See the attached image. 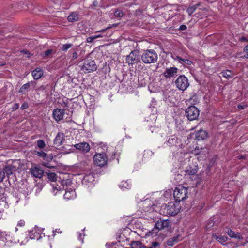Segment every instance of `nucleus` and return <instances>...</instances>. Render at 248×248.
<instances>
[{
    "mask_svg": "<svg viewBox=\"0 0 248 248\" xmlns=\"http://www.w3.org/2000/svg\"><path fill=\"white\" fill-rule=\"evenodd\" d=\"M141 61L145 64H151L157 62L158 57L154 49L142 50L140 54Z\"/></svg>",
    "mask_w": 248,
    "mask_h": 248,
    "instance_id": "f257e3e1",
    "label": "nucleus"
},
{
    "mask_svg": "<svg viewBox=\"0 0 248 248\" xmlns=\"http://www.w3.org/2000/svg\"><path fill=\"white\" fill-rule=\"evenodd\" d=\"M180 208L176 203L170 202L161 207V212L164 215L173 216L178 213Z\"/></svg>",
    "mask_w": 248,
    "mask_h": 248,
    "instance_id": "f03ea898",
    "label": "nucleus"
},
{
    "mask_svg": "<svg viewBox=\"0 0 248 248\" xmlns=\"http://www.w3.org/2000/svg\"><path fill=\"white\" fill-rule=\"evenodd\" d=\"M188 188L183 186L176 187L173 192L175 202L179 204L180 202H184L188 198Z\"/></svg>",
    "mask_w": 248,
    "mask_h": 248,
    "instance_id": "7ed1b4c3",
    "label": "nucleus"
},
{
    "mask_svg": "<svg viewBox=\"0 0 248 248\" xmlns=\"http://www.w3.org/2000/svg\"><path fill=\"white\" fill-rule=\"evenodd\" d=\"M199 112V110L197 107L191 105L186 109L185 116L189 121L195 120L198 119Z\"/></svg>",
    "mask_w": 248,
    "mask_h": 248,
    "instance_id": "20e7f679",
    "label": "nucleus"
},
{
    "mask_svg": "<svg viewBox=\"0 0 248 248\" xmlns=\"http://www.w3.org/2000/svg\"><path fill=\"white\" fill-rule=\"evenodd\" d=\"M20 168V160H15L12 161L11 164L6 165L3 170L5 171L6 175L9 177V176L12 175L14 172L16 171Z\"/></svg>",
    "mask_w": 248,
    "mask_h": 248,
    "instance_id": "39448f33",
    "label": "nucleus"
},
{
    "mask_svg": "<svg viewBox=\"0 0 248 248\" xmlns=\"http://www.w3.org/2000/svg\"><path fill=\"white\" fill-rule=\"evenodd\" d=\"M80 66L81 67V70L85 73L94 71L97 68L94 61L91 59L85 60L83 64Z\"/></svg>",
    "mask_w": 248,
    "mask_h": 248,
    "instance_id": "423d86ee",
    "label": "nucleus"
},
{
    "mask_svg": "<svg viewBox=\"0 0 248 248\" xmlns=\"http://www.w3.org/2000/svg\"><path fill=\"white\" fill-rule=\"evenodd\" d=\"M177 88L181 91H185L189 86L187 78L184 75H180L175 81Z\"/></svg>",
    "mask_w": 248,
    "mask_h": 248,
    "instance_id": "0eeeda50",
    "label": "nucleus"
},
{
    "mask_svg": "<svg viewBox=\"0 0 248 248\" xmlns=\"http://www.w3.org/2000/svg\"><path fill=\"white\" fill-rule=\"evenodd\" d=\"M126 62L129 65H133L139 62H141L140 55L139 56V51L137 50L132 51L126 56Z\"/></svg>",
    "mask_w": 248,
    "mask_h": 248,
    "instance_id": "6e6552de",
    "label": "nucleus"
},
{
    "mask_svg": "<svg viewBox=\"0 0 248 248\" xmlns=\"http://www.w3.org/2000/svg\"><path fill=\"white\" fill-rule=\"evenodd\" d=\"M108 158L105 153L96 154L93 157L94 163L98 166H104L107 163Z\"/></svg>",
    "mask_w": 248,
    "mask_h": 248,
    "instance_id": "1a4fd4ad",
    "label": "nucleus"
},
{
    "mask_svg": "<svg viewBox=\"0 0 248 248\" xmlns=\"http://www.w3.org/2000/svg\"><path fill=\"white\" fill-rule=\"evenodd\" d=\"M179 69L175 67H167L163 72V76L166 78H175L178 75Z\"/></svg>",
    "mask_w": 248,
    "mask_h": 248,
    "instance_id": "9d476101",
    "label": "nucleus"
},
{
    "mask_svg": "<svg viewBox=\"0 0 248 248\" xmlns=\"http://www.w3.org/2000/svg\"><path fill=\"white\" fill-rule=\"evenodd\" d=\"M64 115V109L55 108L53 111V117L57 122L63 119Z\"/></svg>",
    "mask_w": 248,
    "mask_h": 248,
    "instance_id": "9b49d317",
    "label": "nucleus"
},
{
    "mask_svg": "<svg viewBox=\"0 0 248 248\" xmlns=\"http://www.w3.org/2000/svg\"><path fill=\"white\" fill-rule=\"evenodd\" d=\"M74 147L76 148V149H78L84 153L89 152L90 150V145L86 142L76 144L74 145Z\"/></svg>",
    "mask_w": 248,
    "mask_h": 248,
    "instance_id": "f8f14e48",
    "label": "nucleus"
},
{
    "mask_svg": "<svg viewBox=\"0 0 248 248\" xmlns=\"http://www.w3.org/2000/svg\"><path fill=\"white\" fill-rule=\"evenodd\" d=\"M34 152L36 155L42 158L44 160H46L48 162H51L53 159V155L52 154H47L42 151H34Z\"/></svg>",
    "mask_w": 248,
    "mask_h": 248,
    "instance_id": "ddd939ff",
    "label": "nucleus"
},
{
    "mask_svg": "<svg viewBox=\"0 0 248 248\" xmlns=\"http://www.w3.org/2000/svg\"><path fill=\"white\" fill-rule=\"evenodd\" d=\"M155 223L156 226L160 230L168 228L170 227L171 225V222L168 219L160 220V221H156Z\"/></svg>",
    "mask_w": 248,
    "mask_h": 248,
    "instance_id": "4468645a",
    "label": "nucleus"
},
{
    "mask_svg": "<svg viewBox=\"0 0 248 248\" xmlns=\"http://www.w3.org/2000/svg\"><path fill=\"white\" fill-rule=\"evenodd\" d=\"M64 139V134L59 132L54 140L53 144L55 146L59 147L62 144Z\"/></svg>",
    "mask_w": 248,
    "mask_h": 248,
    "instance_id": "2eb2a0df",
    "label": "nucleus"
},
{
    "mask_svg": "<svg viewBox=\"0 0 248 248\" xmlns=\"http://www.w3.org/2000/svg\"><path fill=\"white\" fill-rule=\"evenodd\" d=\"M30 172L34 177L39 178H41L44 173V170L39 167L31 168Z\"/></svg>",
    "mask_w": 248,
    "mask_h": 248,
    "instance_id": "dca6fc26",
    "label": "nucleus"
},
{
    "mask_svg": "<svg viewBox=\"0 0 248 248\" xmlns=\"http://www.w3.org/2000/svg\"><path fill=\"white\" fill-rule=\"evenodd\" d=\"M208 137V133L204 130H201L196 133V139L197 140H202Z\"/></svg>",
    "mask_w": 248,
    "mask_h": 248,
    "instance_id": "f3484780",
    "label": "nucleus"
},
{
    "mask_svg": "<svg viewBox=\"0 0 248 248\" xmlns=\"http://www.w3.org/2000/svg\"><path fill=\"white\" fill-rule=\"evenodd\" d=\"M198 170V166L193 165V166H189L185 170V171L188 175H194L196 174Z\"/></svg>",
    "mask_w": 248,
    "mask_h": 248,
    "instance_id": "a211bd4d",
    "label": "nucleus"
},
{
    "mask_svg": "<svg viewBox=\"0 0 248 248\" xmlns=\"http://www.w3.org/2000/svg\"><path fill=\"white\" fill-rule=\"evenodd\" d=\"M43 71L40 68H37L32 72V75L34 79L37 80L43 75Z\"/></svg>",
    "mask_w": 248,
    "mask_h": 248,
    "instance_id": "6ab92c4d",
    "label": "nucleus"
},
{
    "mask_svg": "<svg viewBox=\"0 0 248 248\" xmlns=\"http://www.w3.org/2000/svg\"><path fill=\"white\" fill-rule=\"evenodd\" d=\"M31 84H32V83L30 82L24 84L21 87L18 92L21 94H25L26 93L30 90Z\"/></svg>",
    "mask_w": 248,
    "mask_h": 248,
    "instance_id": "aec40b11",
    "label": "nucleus"
},
{
    "mask_svg": "<svg viewBox=\"0 0 248 248\" xmlns=\"http://www.w3.org/2000/svg\"><path fill=\"white\" fill-rule=\"evenodd\" d=\"M226 232L232 238H238L239 239H241L242 238V236L239 233H235L230 228H227Z\"/></svg>",
    "mask_w": 248,
    "mask_h": 248,
    "instance_id": "412c9836",
    "label": "nucleus"
},
{
    "mask_svg": "<svg viewBox=\"0 0 248 248\" xmlns=\"http://www.w3.org/2000/svg\"><path fill=\"white\" fill-rule=\"evenodd\" d=\"M30 237L31 239L39 240L41 236L39 232L37 231L36 229L32 230L30 232Z\"/></svg>",
    "mask_w": 248,
    "mask_h": 248,
    "instance_id": "4be33fe9",
    "label": "nucleus"
},
{
    "mask_svg": "<svg viewBox=\"0 0 248 248\" xmlns=\"http://www.w3.org/2000/svg\"><path fill=\"white\" fill-rule=\"evenodd\" d=\"M159 230H160L156 226L155 223L154 227L152 230L147 232L146 236H151L152 237L156 236Z\"/></svg>",
    "mask_w": 248,
    "mask_h": 248,
    "instance_id": "5701e85b",
    "label": "nucleus"
},
{
    "mask_svg": "<svg viewBox=\"0 0 248 248\" xmlns=\"http://www.w3.org/2000/svg\"><path fill=\"white\" fill-rule=\"evenodd\" d=\"M179 237L180 235H177L176 236L171 237L170 239H169L166 242L167 245L169 246H173L175 243H177L179 241Z\"/></svg>",
    "mask_w": 248,
    "mask_h": 248,
    "instance_id": "b1692460",
    "label": "nucleus"
},
{
    "mask_svg": "<svg viewBox=\"0 0 248 248\" xmlns=\"http://www.w3.org/2000/svg\"><path fill=\"white\" fill-rule=\"evenodd\" d=\"M79 19L78 14L76 12H72L68 16V20L69 22H73L78 21Z\"/></svg>",
    "mask_w": 248,
    "mask_h": 248,
    "instance_id": "393cba45",
    "label": "nucleus"
},
{
    "mask_svg": "<svg viewBox=\"0 0 248 248\" xmlns=\"http://www.w3.org/2000/svg\"><path fill=\"white\" fill-rule=\"evenodd\" d=\"M75 196V191L71 190L70 191L66 190L64 195V198L67 199L73 198Z\"/></svg>",
    "mask_w": 248,
    "mask_h": 248,
    "instance_id": "a878e982",
    "label": "nucleus"
},
{
    "mask_svg": "<svg viewBox=\"0 0 248 248\" xmlns=\"http://www.w3.org/2000/svg\"><path fill=\"white\" fill-rule=\"evenodd\" d=\"M213 237L222 244L225 242L228 239L227 236L222 235L217 236L216 234H213Z\"/></svg>",
    "mask_w": 248,
    "mask_h": 248,
    "instance_id": "bb28decb",
    "label": "nucleus"
},
{
    "mask_svg": "<svg viewBox=\"0 0 248 248\" xmlns=\"http://www.w3.org/2000/svg\"><path fill=\"white\" fill-rule=\"evenodd\" d=\"M199 5L200 4L198 3L193 6H189L188 8L187 9V12L188 13L189 16L191 15L192 14H193L194 12V11L196 10V9Z\"/></svg>",
    "mask_w": 248,
    "mask_h": 248,
    "instance_id": "cd10ccee",
    "label": "nucleus"
},
{
    "mask_svg": "<svg viewBox=\"0 0 248 248\" xmlns=\"http://www.w3.org/2000/svg\"><path fill=\"white\" fill-rule=\"evenodd\" d=\"M177 139L175 135H171L170 136L169 140H168V142L169 144L171 145H174L177 143Z\"/></svg>",
    "mask_w": 248,
    "mask_h": 248,
    "instance_id": "c85d7f7f",
    "label": "nucleus"
},
{
    "mask_svg": "<svg viewBox=\"0 0 248 248\" xmlns=\"http://www.w3.org/2000/svg\"><path fill=\"white\" fill-rule=\"evenodd\" d=\"M216 224L215 222L214 221L213 219L210 218L207 222L206 224V228L207 230L211 229Z\"/></svg>",
    "mask_w": 248,
    "mask_h": 248,
    "instance_id": "c756f323",
    "label": "nucleus"
},
{
    "mask_svg": "<svg viewBox=\"0 0 248 248\" xmlns=\"http://www.w3.org/2000/svg\"><path fill=\"white\" fill-rule=\"evenodd\" d=\"M47 178L51 181L55 182L57 181V177L55 173L51 172L47 174Z\"/></svg>",
    "mask_w": 248,
    "mask_h": 248,
    "instance_id": "7c9ffc66",
    "label": "nucleus"
},
{
    "mask_svg": "<svg viewBox=\"0 0 248 248\" xmlns=\"http://www.w3.org/2000/svg\"><path fill=\"white\" fill-rule=\"evenodd\" d=\"M119 186L122 189H129L130 188V186L129 185V183L127 181H122L119 185Z\"/></svg>",
    "mask_w": 248,
    "mask_h": 248,
    "instance_id": "2f4dec72",
    "label": "nucleus"
},
{
    "mask_svg": "<svg viewBox=\"0 0 248 248\" xmlns=\"http://www.w3.org/2000/svg\"><path fill=\"white\" fill-rule=\"evenodd\" d=\"M222 75L227 78H230L233 77V74L231 71L226 70L222 72Z\"/></svg>",
    "mask_w": 248,
    "mask_h": 248,
    "instance_id": "473e14b6",
    "label": "nucleus"
},
{
    "mask_svg": "<svg viewBox=\"0 0 248 248\" xmlns=\"http://www.w3.org/2000/svg\"><path fill=\"white\" fill-rule=\"evenodd\" d=\"M36 145L40 149H43L46 146V143L43 140H39L36 141Z\"/></svg>",
    "mask_w": 248,
    "mask_h": 248,
    "instance_id": "72a5a7b5",
    "label": "nucleus"
},
{
    "mask_svg": "<svg viewBox=\"0 0 248 248\" xmlns=\"http://www.w3.org/2000/svg\"><path fill=\"white\" fill-rule=\"evenodd\" d=\"M53 50L52 49H48L44 51L43 54H42V56L43 58L48 57L53 52Z\"/></svg>",
    "mask_w": 248,
    "mask_h": 248,
    "instance_id": "f704fd0d",
    "label": "nucleus"
},
{
    "mask_svg": "<svg viewBox=\"0 0 248 248\" xmlns=\"http://www.w3.org/2000/svg\"><path fill=\"white\" fill-rule=\"evenodd\" d=\"M61 105L63 107H68V98L64 97L63 98L61 102H60Z\"/></svg>",
    "mask_w": 248,
    "mask_h": 248,
    "instance_id": "c9c22d12",
    "label": "nucleus"
},
{
    "mask_svg": "<svg viewBox=\"0 0 248 248\" xmlns=\"http://www.w3.org/2000/svg\"><path fill=\"white\" fill-rule=\"evenodd\" d=\"M114 16L116 17H121L124 16V13L120 10H116L114 12Z\"/></svg>",
    "mask_w": 248,
    "mask_h": 248,
    "instance_id": "e433bc0d",
    "label": "nucleus"
},
{
    "mask_svg": "<svg viewBox=\"0 0 248 248\" xmlns=\"http://www.w3.org/2000/svg\"><path fill=\"white\" fill-rule=\"evenodd\" d=\"M72 46V44H66L62 45L61 50L62 51H66Z\"/></svg>",
    "mask_w": 248,
    "mask_h": 248,
    "instance_id": "4c0bfd02",
    "label": "nucleus"
},
{
    "mask_svg": "<svg viewBox=\"0 0 248 248\" xmlns=\"http://www.w3.org/2000/svg\"><path fill=\"white\" fill-rule=\"evenodd\" d=\"M5 172L4 170L0 169V183L2 182L5 178Z\"/></svg>",
    "mask_w": 248,
    "mask_h": 248,
    "instance_id": "58836bf2",
    "label": "nucleus"
},
{
    "mask_svg": "<svg viewBox=\"0 0 248 248\" xmlns=\"http://www.w3.org/2000/svg\"><path fill=\"white\" fill-rule=\"evenodd\" d=\"M182 62H183V63H181V64H182L183 65L184 64H185L189 65L192 63V62H191V61H190L188 59H183V61H182Z\"/></svg>",
    "mask_w": 248,
    "mask_h": 248,
    "instance_id": "ea45409f",
    "label": "nucleus"
},
{
    "mask_svg": "<svg viewBox=\"0 0 248 248\" xmlns=\"http://www.w3.org/2000/svg\"><path fill=\"white\" fill-rule=\"evenodd\" d=\"M172 57L174 60L178 61L179 63H183L182 61H183V58H181L180 56L178 55H174L172 56Z\"/></svg>",
    "mask_w": 248,
    "mask_h": 248,
    "instance_id": "a19ab883",
    "label": "nucleus"
},
{
    "mask_svg": "<svg viewBox=\"0 0 248 248\" xmlns=\"http://www.w3.org/2000/svg\"><path fill=\"white\" fill-rule=\"evenodd\" d=\"M21 53L23 54L26 55L27 58H30V56L32 55L30 52L26 49H24L21 51Z\"/></svg>",
    "mask_w": 248,
    "mask_h": 248,
    "instance_id": "79ce46f5",
    "label": "nucleus"
},
{
    "mask_svg": "<svg viewBox=\"0 0 248 248\" xmlns=\"http://www.w3.org/2000/svg\"><path fill=\"white\" fill-rule=\"evenodd\" d=\"M159 245L160 243L158 242L154 241L152 243L151 247H153V248H156Z\"/></svg>",
    "mask_w": 248,
    "mask_h": 248,
    "instance_id": "37998d69",
    "label": "nucleus"
},
{
    "mask_svg": "<svg viewBox=\"0 0 248 248\" xmlns=\"http://www.w3.org/2000/svg\"><path fill=\"white\" fill-rule=\"evenodd\" d=\"M28 107H29L28 103H27V102H24V103H23L22 104V105H21V106L20 108H21V109L22 110H24V109H25L27 108Z\"/></svg>",
    "mask_w": 248,
    "mask_h": 248,
    "instance_id": "c03bdc74",
    "label": "nucleus"
},
{
    "mask_svg": "<svg viewBox=\"0 0 248 248\" xmlns=\"http://www.w3.org/2000/svg\"><path fill=\"white\" fill-rule=\"evenodd\" d=\"M95 40V38L93 36H90V37H87V39H86V41L88 43H92L94 40Z\"/></svg>",
    "mask_w": 248,
    "mask_h": 248,
    "instance_id": "a18cd8bd",
    "label": "nucleus"
},
{
    "mask_svg": "<svg viewBox=\"0 0 248 248\" xmlns=\"http://www.w3.org/2000/svg\"><path fill=\"white\" fill-rule=\"evenodd\" d=\"M85 236L84 232L80 233L78 236V239L80 240L82 243L83 242V237Z\"/></svg>",
    "mask_w": 248,
    "mask_h": 248,
    "instance_id": "49530a36",
    "label": "nucleus"
},
{
    "mask_svg": "<svg viewBox=\"0 0 248 248\" xmlns=\"http://www.w3.org/2000/svg\"><path fill=\"white\" fill-rule=\"evenodd\" d=\"M116 243V242H112L111 243H107L106 245L108 247V248H114L113 246H115Z\"/></svg>",
    "mask_w": 248,
    "mask_h": 248,
    "instance_id": "de8ad7c7",
    "label": "nucleus"
},
{
    "mask_svg": "<svg viewBox=\"0 0 248 248\" xmlns=\"http://www.w3.org/2000/svg\"><path fill=\"white\" fill-rule=\"evenodd\" d=\"M247 107H248V105H241V104H239L237 106V108L239 110H241V109H243L246 108Z\"/></svg>",
    "mask_w": 248,
    "mask_h": 248,
    "instance_id": "09e8293b",
    "label": "nucleus"
},
{
    "mask_svg": "<svg viewBox=\"0 0 248 248\" xmlns=\"http://www.w3.org/2000/svg\"><path fill=\"white\" fill-rule=\"evenodd\" d=\"M62 184L63 185H66V186H69L71 184V181L69 180H63L62 182Z\"/></svg>",
    "mask_w": 248,
    "mask_h": 248,
    "instance_id": "8fccbe9b",
    "label": "nucleus"
},
{
    "mask_svg": "<svg viewBox=\"0 0 248 248\" xmlns=\"http://www.w3.org/2000/svg\"><path fill=\"white\" fill-rule=\"evenodd\" d=\"M244 51L246 53V58H248V44L244 47Z\"/></svg>",
    "mask_w": 248,
    "mask_h": 248,
    "instance_id": "3c124183",
    "label": "nucleus"
},
{
    "mask_svg": "<svg viewBox=\"0 0 248 248\" xmlns=\"http://www.w3.org/2000/svg\"><path fill=\"white\" fill-rule=\"evenodd\" d=\"M24 225H25V221L23 220H20L19 221H18V224H17V226H20V227L23 226H24Z\"/></svg>",
    "mask_w": 248,
    "mask_h": 248,
    "instance_id": "603ef678",
    "label": "nucleus"
},
{
    "mask_svg": "<svg viewBox=\"0 0 248 248\" xmlns=\"http://www.w3.org/2000/svg\"><path fill=\"white\" fill-rule=\"evenodd\" d=\"M19 105L18 103H15L13 107V110H16L17 109L19 108Z\"/></svg>",
    "mask_w": 248,
    "mask_h": 248,
    "instance_id": "864d4df0",
    "label": "nucleus"
},
{
    "mask_svg": "<svg viewBox=\"0 0 248 248\" xmlns=\"http://www.w3.org/2000/svg\"><path fill=\"white\" fill-rule=\"evenodd\" d=\"M187 29L186 26L185 25H181L179 27V30L181 31H184Z\"/></svg>",
    "mask_w": 248,
    "mask_h": 248,
    "instance_id": "5fc2aeb1",
    "label": "nucleus"
},
{
    "mask_svg": "<svg viewBox=\"0 0 248 248\" xmlns=\"http://www.w3.org/2000/svg\"><path fill=\"white\" fill-rule=\"evenodd\" d=\"M78 54L77 52H74L72 54V60H75L77 58H78Z\"/></svg>",
    "mask_w": 248,
    "mask_h": 248,
    "instance_id": "6e6d98bb",
    "label": "nucleus"
},
{
    "mask_svg": "<svg viewBox=\"0 0 248 248\" xmlns=\"http://www.w3.org/2000/svg\"><path fill=\"white\" fill-rule=\"evenodd\" d=\"M141 243L140 242V241H133L132 243H131V245L132 246H133V245H141Z\"/></svg>",
    "mask_w": 248,
    "mask_h": 248,
    "instance_id": "4d7b16f0",
    "label": "nucleus"
},
{
    "mask_svg": "<svg viewBox=\"0 0 248 248\" xmlns=\"http://www.w3.org/2000/svg\"><path fill=\"white\" fill-rule=\"evenodd\" d=\"M110 28H111L110 27H108L106 28L105 29H102V30H101L100 31H96V32H104L107 29H110Z\"/></svg>",
    "mask_w": 248,
    "mask_h": 248,
    "instance_id": "13d9d810",
    "label": "nucleus"
},
{
    "mask_svg": "<svg viewBox=\"0 0 248 248\" xmlns=\"http://www.w3.org/2000/svg\"><path fill=\"white\" fill-rule=\"evenodd\" d=\"M194 151H195V154L196 155H199L200 153V152H201L200 149H198V148H195Z\"/></svg>",
    "mask_w": 248,
    "mask_h": 248,
    "instance_id": "bf43d9fd",
    "label": "nucleus"
},
{
    "mask_svg": "<svg viewBox=\"0 0 248 248\" xmlns=\"http://www.w3.org/2000/svg\"><path fill=\"white\" fill-rule=\"evenodd\" d=\"M44 165L46 167H47V168H53V167L52 166L49 165L48 163L44 164Z\"/></svg>",
    "mask_w": 248,
    "mask_h": 248,
    "instance_id": "052dcab7",
    "label": "nucleus"
},
{
    "mask_svg": "<svg viewBox=\"0 0 248 248\" xmlns=\"http://www.w3.org/2000/svg\"><path fill=\"white\" fill-rule=\"evenodd\" d=\"M95 39L98 38H100V37H102V35H101V34H98V35H94L93 36Z\"/></svg>",
    "mask_w": 248,
    "mask_h": 248,
    "instance_id": "680f3d73",
    "label": "nucleus"
},
{
    "mask_svg": "<svg viewBox=\"0 0 248 248\" xmlns=\"http://www.w3.org/2000/svg\"><path fill=\"white\" fill-rule=\"evenodd\" d=\"M238 158L239 159H245V156H244L243 155H239L238 156Z\"/></svg>",
    "mask_w": 248,
    "mask_h": 248,
    "instance_id": "e2e57ef3",
    "label": "nucleus"
},
{
    "mask_svg": "<svg viewBox=\"0 0 248 248\" xmlns=\"http://www.w3.org/2000/svg\"><path fill=\"white\" fill-rule=\"evenodd\" d=\"M241 40L245 41L246 40V38L245 37H243L241 38Z\"/></svg>",
    "mask_w": 248,
    "mask_h": 248,
    "instance_id": "0e129e2a",
    "label": "nucleus"
},
{
    "mask_svg": "<svg viewBox=\"0 0 248 248\" xmlns=\"http://www.w3.org/2000/svg\"><path fill=\"white\" fill-rule=\"evenodd\" d=\"M54 232H60V233L61 232H60L59 231H57V229L55 231H53V233H54Z\"/></svg>",
    "mask_w": 248,
    "mask_h": 248,
    "instance_id": "69168bd1",
    "label": "nucleus"
},
{
    "mask_svg": "<svg viewBox=\"0 0 248 248\" xmlns=\"http://www.w3.org/2000/svg\"><path fill=\"white\" fill-rule=\"evenodd\" d=\"M143 248H153V247H151V246H150V247H144Z\"/></svg>",
    "mask_w": 248,
    "mask_h": 248,
    "instance_id": "338daca9",
    "label": "nucleus"
}]
</instances>
